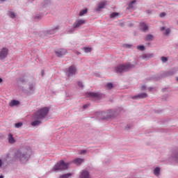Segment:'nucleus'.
Here are the masks:
<instances>
[{
  "mask_svg": "<svg viewBox=\"0 0 178 178\" xmlns=\"http://www.w3.org/2000/svg\"><path fill=\"white\" fill-rule=\"evenodd\" d=\"M141 29H142V31H143L144 33H146V31L148 30V26L145 23H142Z\"/></svg>",
  "mask_w": 178,
  "mask_h": 178,
  "instance_id": "17",
  "label": "nucleus"
},
{
  "mask_svg": "<svg viewBox=\"0 0 178 178\" xmlns=\"http://www.w3.org/2000/svg\"><path fill=\"white\" fill-rule=\"evenodd\" d=\"M88 95H89V97H90V98H97L99 99L102 97L101 93L99 92H88Z\"/></svg>",
  "mask_w": 178,
  "mask_h": 178,
  "instance_id": "10",
  "label": "nucleus"
},
{
  "mask_svg": "<svg viewBox=\"0 0 178 178\" xmlns=\"http://www.w3.org/2000/svg\"><path fill=\"white\" fill-rule=\"evenodd\" d=\"M53 30H59V28L57 26V27L54 28Z\"/></svg>",
  "mask_w": 178,
  "mask_h": 178,
  "instance_id": "40",
  "label": "nucleus"
},
{
  "mask_svg": "<svg viewBox=\"0 0 178 178\" xmlns=\"http://www.w3.org/2000/svg\"><path fill=\"white\" fill-rule=\"evenodd\" d=\"M3 80L2 78H0V83H2Z\"/></svg>",
  "mask_w": 178,
  "mask_h": 178,
  "instance_id": "43",
  "label": "nucleus"
},
{
  "mask_svg": "<svg viewBox=\"0 0 178 178\" xmlns=\"http://www.w3.org/2000/svg\"><path fill=\"white\" fill-rule=\"evenodd\" d=\"M9 54V50L6 47H3L0 49V60H3L6 58L8 57Z\"/></svg>",
  "mask_w": 178,
  "mask_h": 178,
  "instance_id": "5",
  "label": "nucleus"
},
{
  "mask_svg": "<svg viewBox=\"0 0 178 178\" xmlns=\"http://www.w3.org/2000/svg\"><path fill=\"white\" fill-rule=\"evenodd\" d=\"M86 23V20L84 19H79L74 22V29H77V27H80V26H83Z\"/></svg>",
  "mask_w": 178,
  "mask_h": 178,
  "instance_id": "11",
  "label": "nucleus"
},
{
  "mask_svg": "<svg viewBox=\"0 0 178 178\" xmlns=\"http://www.w3.org/2000/svg\"><path fill=\"white\" fill-rule=\"evenodd\" d=\"M112 113L111 112H108V113H106V112H102L99 113V116L103 120H105V119H111V118H112Z\"/></svg>",
  "mask_w": 178,
  "mask_h": 178,
  "instance_id": "6",
  "label": "nucleus"
},
{
  "mask_svg": "<svg viewBox=\"0 0 178 178\" xmlns=\"http://www.w3.org/2000/svg\"><path fill=\"white\" fill-rule=\"evenodd\" d=\"M161 169L159 168H156L154 170V174L155 175V176H158L159 175V172H160Z\"/></svg>",
  "mask_w": 178,
  "mask_h": 178,
  "instance_id": "23",
  "label": "nucleus"
},
{
  "mask_svg": "<svg viewBox=\"0 0 178 178\" xmlns=\"http://www.w3.org/2000/svg\"><path fill=\"white\" fill-rule=\"evenodd\" d=\"M19 104H20V102L17 100H13L10 103V106H17V105H19Z\"/></svg>",
  "mask_w": 178,
  "mask_h": 178,
  "instance_id": "18",
  "label": "nucleus"
},
{
  "mask_svg": "<svg viewBox=\"0 0 178 178\" xmlns=\"http://www.w3.org/2000/svg\"><path fill=\"white\" fill-rule=\"evenodd\" d=\"M166 13H160V17H163L164 16H165Z\"/></svg>",
  "mask_w": 178,
  "mask_h": 178,
  "instance_id": "35",
  "label": "nucleus"
},
{
  "mask_svg": "<svg viewBox=\"0 0 178 178\" xmlns=\"http://www.w3.org/2000/svg\"><path fill=\"white\" fill-rule=\"evenodd\" d=\"M69 168L68 163H65L63 160L58 161L52 168L53 172H58L59 170H66Z\"/></svg>",
  "mask_w": 178,
  "mask_h": 178,
  "instance_id": "3",
  "label": "nucleus"
},
{
  "mask_svg": "<svg viewBox=\"0 0 178 178\" xmlns=\"http://www.w3.org/2000/svg\"><path fill=\"white\" fill-rule=\"evenodd\" d=\"M1 138H3V136H0V140H1Z\"/></svg>",
  "mask_w": 178,
  "mask_h": 178,
  "instance_id": "44",
  "label": "nucleus"
},
{
  "mask_svg": "<svg viewBox=\"0 0 178 178\" xmlns=\"http://www.w3.org/2000/svg\"><path fill=\"white\" fill-rule=\"evenodd\" d=\"M2 166V160L0 159V168Z\"/></svg>",
  "mask_w": 178,
  "mask_h": 178,
  "instance_id": "39",
  "label": "nucleus"
},
{
  "mask_svg": "<svg viewBox=\"0 0 178 178\" xmlns=\"http://www.w3.org/2000/svg\"><path fill=\"white\" fill-rule=\"evenodd\" d=\"M8 16H10V17H11V19H15V17H16V15L13 11H10L8 13Z\"/></svg>",
  "mask_w": 178,
  "mask_h": 178,
  "instance_id": "22",
  "label": "nucleus"
},
{
  "mask_svg": "<svg viewBox=\"0 0 178 178\" xmlns=\"http://www.w3.org/2000/svg\"><path fill=\"white\" fill-rule=\"evenodd\" d=\"M118 15H119L118 13H113L112 14H111L110 17H116Z\"/></svg>",
  "mask_w": 178,
  "mask_h": 178,
  "instance_id": "27",
  "label": "nucleus"
},
{
  "mask_svg": "<svg viewBox=\"0 0 178 178\" xmlns=\"http://www.w3.org/2000/svg\"><path fill=\"white\" fill-rule=\"evenodd\" d=\"M162 62H168V58L166 57H161Z\"/></svg>",
  "mask_w": 178,
  "mask_h": 178,
  "instance_id": "33",
  "label": "nucleus"
},
{
  "mask_svg": "<svg viewBox=\"0 0 178 178\" xmlns=\"http://www.w3.org/2000/svg\"><path fill=\"white\" fill-rule=\"evenodd\" d=\"M154 40V35L152 34H148L146 36L145 40L146 41H152Z\"/></svg>",
  "mask_w": 178,
  "mask_h": 178,
  "instance_id": "19",
  "label": "nucleus"
},
{
  "mask_svg": "<svg viewBox=\"0 0 178 178\" xmlns=\"http://www.w3.org/2000/svg\"><path fill=\"white\" fill-rule=\"evenodd\" d=\"M29 90H30V91H34V85L33 84L29 85Z\"/></svg>",
  "mask_w": 178,
  "mask_h": 178,
  "instance_id": "30",
  "label": "nucleus"
},
{
  "mask_svg": "<svg viewBox=\"0 0 178 178\" xmlns=\"http://www.w3.org/2000/svg\"><path fill=\"white\" fill-rule=\"evenodd\" d=\"M80 178H90V172L86 170H83L81 172Z\"/></svg>",
  "mask_w": 178,
  "mask_h": 178,
  "instance_id": "12",
  "label": "nucleus"
},
{
  "mask_svg": "<svg viewBox=\"0 0 178 178\" xmlns=\"http://www.w3.org/2000/svg\"><path fill=\"white\" fill-rule=\"evenodd\" d=\"M8 143L9 144H15V143H16V140H15L12 134H8Z\"/></svg>",
  "mask_w": 178,
  "mask_h": 178,
  "instance_id": "14",
  "label": "nucleus"
},
{
  "mask_svg": "<svg viewBox=\"0 0 178 178\" xmlns=\"http://www.w3.org/2000/svg\"><path fill=\"white\" fill-rule=\"evenodd\" d=\"M133 66L130 63H127L124 65H120L116 67L117 73H124V72H128Z\"/></svg>",
  "mask_w": 178,
  "mask_h": 178,
  "instance_id": "4",
  "label": "nucleus"
},
{
  "mask_svg": "<svg viewBox=\"0 0 178 178\" xmlns=\"http://www.w3.org/2000/svg\"><path fill=\"white\" fill-rule=\"evenodd\" d=\"M170 33V29H167L165 30V35H168V34H169Z\"/></svg>",
  "mask_w": 178,
  "mask_h": 178,
  "instance_id": "34",
  "label": "nucleus"
},
{
  "mask_svg": "<svg viewBox=\"0 0 178 178\" xmlns=\"http://www.w3.org/2000/svg\"><path fill=\"white\" fill-rule=\"evenodd\" d=\"M22 126H23V123H22V122H18V123L15 124V127H17V128L22 127Z\"/></svg>",
  "mask_w": 178,
  "mask_h": 178,
  "instance_id": "28",
  "label": "nucleus"
},
{
  "mask_svg": "<svg viewBox=\"0 0 178 178\" xmlns=\"http://www.w3.org/2000/svg\"><path fill=\"white\" fill-rule=\"evenodd\" d=\"M87 13V9H84L80 11L79 16H83Z\"/></svg>",
  "mask_w": 178,
  "mask_h": 178,
  "instance_id": "25",
  "label": "nucleus"
},
{
  "mask_svg": "<svg viewBox=\"0 0 178 178\" xmlns=\"http://www.w3.org/2000/svg\"><path fill=\"white\" fill-rule=\"evenodd\" d=\"M105 5H106V3H105V2L99 3L97 8H96V10L97 12H99L101 10H102V9H104V8H105Z\"/></svg>",
  "mask_w": 178,
  "mask_h": 178,
  "instance_id": "13",
  "label": "nucleus"
},
{
  "mask_svg": "<svg viewBox=\"0 0 178 178\" xmlns=\"http://www.w3.org/2000/svg\"><path fill=\"white\" fill-rule=\"evenodd\" d=\"M137 49H140V51H144L145 49V47L144 46H137Z\"/></svg>",
  "mask_w": 178,
  "mask_h": 178,
  "instance_id": "26",
  "label": "nucleus"
},
{
  "mask_svg": "<svg viewBox=\"0 0 178 178\" xmlns=\"http://www.w3.org/2000/svg\"><path fill=\"white\" fill-rule=\"evenodd\" d=\"M136 2H137L136 0H133L128 6V9H133V8H134V6L133 5L134 3H136Z\"/></svg>",
  "mask_w": 178,
  "mask_h": 178,
  "instance_id": "20",
  "label": "nucleus"
},
{
  "mask_svg": "<svg viewBox=\"0 0 178 178\" xmlns=\"http://www.w3.org/2000/svg\"><path fill=\"white\" fill-rule=\"evenodd\" d=\"M76 72H77L76 67L74 65L70 66L68 68V76L70 77V76H74L76 74Z\"/></svg>",
  "mask_w": 178,
  "mask_h": 178,
  "instance_id": "9",
  "label": "nucleus"
},
{
  "mask_svg": "<svg viewBox=\"0 0 178 178\" xmlns=\"http://www.w3.org/2000/svg\"><path fill=\"white\" fill-rule=\"evenodd\" d=\"M177 81H178V77L177 78Z\"/></svg>",
  "mask_w": 178,
  "mask_h": 178,
  "instance_id": "46",
  "label": "nucleus"
},
{
  "mask_svg": "<svg viewBox=\"0 0 178 178\" xmlns=\"http://www.w3.org/2000/svg\"><path fill=\"white\" fill-rule=\"evenodd\" d=\"M49 112V108L44 107L38 110L33 115V119H44Z\"/></svg>",
  "mask_w": 178,
  "mask_h": 178,
  "instance_id": "2",
  "label": "nucleus"
},
{
  "mask_svg": "<svg viewBox=\"0 0 178 178\" xmlns=\"http://www.w3.org/2000/svg\"><path fill=\"white\" fill-rule=\"evenodd\" d=\"M86 108H88V104H85L83 106V109H86Z\"/></svg>",
  "mask_w": 178,
  "mask_h": 178,
  "instance_id": "37",
  "label": "nucleus"
},
{
  "mask_svg": "<svg viewBox=\"0 0 178 178\" xmlns=\"http://www.w3.org/2000/svg\"><path fill=\"white\" fill-rule=\"evenodd\" d=\"M41 73H42V76H44V71H42Z\"/></svg>",
  "mask_w": 178,
  "mask_h": 178,
  "instance_id": "42",
  "label": "nucleus"
},
{
  "mask_svg": "<svg viewBox=\"0 0 178 178\" xmlns=\"http://www.w3.org/2000/svg\"><path fill=\"white\" fill-rule=\"evenodd\" d=\"M83 51L84 52H86V54H88L89 52H91L92 51V49H91L90 47H84Z\"/></svg>",
  "mask_w": 178,
  "mask_h": 178,
  "instance_id": "21",
  "label": "nucleus"
},
{
  "mask_svg": "<svg viewBox=\"0 0 178 178\" xmlns=\"http://www.w3.org/2000/svg\"><path fill=\"white\" fill-rule=\"evenodd\" d=\"M78 86H79V87H81V88L83 87V83H81V82H78Z\"/></svg>",
  "mask_w": 178,
  "mask_h": 178,
  "instance_id": "36",
  "label": "nucleus"
},
{
  "mask_svg": "<svg viewBox=\"0 0 178 178\" xmlns=\"http://www.w3.org/2000/svg\"><path fill=\"white\" fill-rule=\"evenodd\" d=\"M55 53L58 58H60L61 56H63V55H66L67 51L65 49H58L56 50Z\"/></svg>",
  "mask_w": 178,
  "mask_h": 178,
  "instance_id": "8",
  "label": "nucleus"
},
{
  "mask_svg": "<svg viewBox=\"0 0 178 178\" xmlns=\"http://www.w3.org/2000/svg\"><path fill=\"white\" fill-rule=\"evenodd\" d=\"M140 90L142 91H145V90H147V86H145V85H143L141 87H140Z\"/></svg>",
  "mask_w": 178,
  "mask_h": 178,
  "instance_id": "31",
  "label": "nucleus"
},
{
  "mask_svg": "<svg viewBox=\"0 0 178 178\" xmlns=\"http://www.w3.org/2000/svg\"><path fill=\"white\" fill-rule=\"evenodd\" d=\"M40 119H38L35 120V121L31 122V126H33V127L35 126H40V124H41V120H40Z\"/></svg>",
  "mask_w": 178,
  "mask_h": 178,
  "instance_id": "16",
  "label": "nucleus"
},
{
  "mask_svg": "<svg viewBox=\"0 0 178 178\" xmlns=\"http://www.w3.org/2000/svg\"><path fill=\"white\" fill-rule=\"evenodd\" d=\"M107 87H108V88H109V89H111V88H113V84H112V83H108L107 84Z\"/></svg>",
  "mask_w": 178,
  "mask_h": 178,
  "instance_id": "32",
  "label": "nucleus"
},
{
  "mask_svg": "<svg viewBox=\"0 0 178 178\" xmlns=\"http://www.w3.org/2000/svg\"><path fill=\"white\" fill-rule=\"evenodd\" d=\"M72 173H67V174H65V175H63L61 176V178H70V177H72Z\"/></svg>",
  "mask_w": 178,
  "mask_h": 178,
  "instance_id": "24",
  "label": "nucleus"
},
{
  "mask_svg": "<svg viewBox=\"0 0 178 178\" xmlns=\"http://www.w3.org/2000/svg\"><path fill=\"white\" fill-rule=\"evenodd\" d=\"M86 150H83V151L81 152V154H86Z\"/></svg>",
  "mask_w": 178,
  "mask_h": 178,
  "instance_id": "41",
  "label": "nucleus"
},
{
  "mask_svg": "<svg viewBox=\"0 0 178 178\" xmlns=\"http://www.w3.org/2000/svg\"><path fill=\"white\" fill-rule=\"evenodd\" d=\"M83 162H84L83 159L78 158L73 160V163H75V165H80L81 163H83Z\"/></svg>",
  "mask_w": 178,
  "mask_h": 178,
  "instance_id": "15",
  "label": "nucleus"
},
{
  "mask_svg": "<svg viewBox=\"0 0 178 178\" xmlns=\"http://www.w3.org/2000/svg\"><path fill=\"white\" fill-rule=\"evenodd\" d=\"M30 155H31V149L29 147H23L16 153V156L19 158L20 162L22 163L27 162Z\"/></svg>",
  "mask_w": 178,
  "mask_h": 178,
  "instance_id": "1",
  "label": "nucleus"
},
{
  "mask_svg": "<svg viewBox=\"0 0 178 178\" xmlns=\"http://www.w3.org/2000/svg\"><path fill=\"white\" fill-rule=\"evenodd\" d=\"M146 58H154V54H146Z\"/></svg>",
  "mask_w": 178,
  "mask_h": 178,
  "instance_id": "29",
  "label": "nucleus"
},
{
  "mask_svg": "<svg viewBox=\"0 0 178 178\" xmlns=\"http://www.w3.org/2000/svg\"><path fill=\"white\" fill-rule=\"evenodd\" d=\"M165 29V26L161 27V31H164Z\"/></svg>",
  "mask_w": 178,
  "mask_h": 178,
  "instance_id": "38",
  "label": "nucleus"
},
{
  "mask_svg": "<svg viewBox=\"0 0 178 178\" xmlns=\"http://www.w3.org/2000/svg\"><path fill=\"white\" fill-rule=\"evenodd\" d=\"M0 178H3V175H0Z\"/></svg>",
  "mask_w": 178,
  "mask_h": 178,
  "instance_id": "45",
  "label": "nucleus"
},
{
  "mask_svg": "<svg viewBox=\"0 0 178 178\" xmlns=\"http://www.w3.org/2000/svg\"><path fill=\"white\" fill-rule=\"evenodd\" d=\"M148 95L146 92L139 93L137 95H134L131 97L132 99H143L144 98H147Z\"/></svg>",
  "mask_w": 178,
  "mask_h": 178,
  "instance_id": "7",
  "label": "nucleus"
}]
</instances>
